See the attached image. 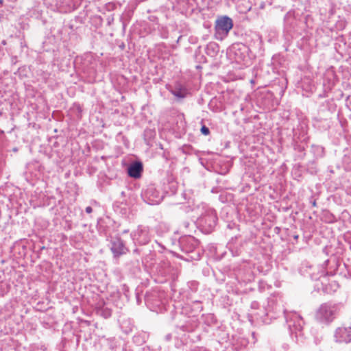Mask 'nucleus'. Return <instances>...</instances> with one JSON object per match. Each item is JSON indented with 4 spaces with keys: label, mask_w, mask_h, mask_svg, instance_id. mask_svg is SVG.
Segmentation results:
<instances>
[{
    "label": "nucleus",
    "mask_w": 351,
    "mask_h": 351,
    "mask_svg": "<svg viewBox=\"0 0 351 351\" xmlns=\"http://www.w3.org/2000/svg\"><path fill=\"white\" fill-rule=\"evenodd\" d=\"M143 170L142 163L141 162H134L128 168V173L131 178H139L141 176Z\"/></svg>",
    "instance_id": "nucleus-11"
},
{
    "label": "nucleus",
    "mask_w": 351,
    "mask_h": 351,
    "mask_svg": "<svg viewBox=\"0 0 351 351\" xmlns=\"http://www.w3.org/2000/svg\"><path fill=\"white\" fill-rule=\"evenodd\" d=\"M171 93L178 98L183 99L186 96L187 90L186 89L177 88L173 90Z\"/></svg>",
    "instance_id": "nucleus-13"
},
{
    "label": "nucleus",
    "mask_w": 351,
    "mask_h": 351,
    "mask_svg": "<svg viewBox=\"0 0 351 351\" xmlns=\"http://www.w3.org/2000/svg\"><path fill=\"white\" fill-rule=\"evenodd\" d=\"M134 253H138V252H139V250H138V249H135V250H134Z\"/></svg>",
    "instance_id": "nucleus-25"
},
{
    "label": "nucleus",
    "mask_w": 351,
    "mask_h": 351,
    "mask_svg": "<svg viewBox=\"0 0 351 351\" xmlns=\"http://www.w3.org/2000/svg\"><path fill=\"white\" fill-rule=\"evenodd\" d=\"M182 329L184 331H188V330L185 328V326H182Z\"/></svg>",
    "instance_id": "nucleus-23"
},
{
    "label": "nucleus",
    "mask_w": 351,
    "mask_h": 351,
    "mask_svg": "<svg viewBox=\"0 0 351 351\" xmlns=\"http://www.w3.org/2000/svg\"><path fill=\"white\" fill-rule=\"evenodd\" d=\"M193 304H194V306H197L196 308L199 312H200L203 310V306L201 305V302L199 301H197V300L194 301Z\"/></svg>",
    "instance_id": "nucleus-17"
},
{
    "label": "nucleus",
    "mask_w": 351,
    "mask_h": 351,
    "mask_svg": "<svg viewBox=\"0 0 351 351\" xmlns=\"http://www.w3.org/2000/svg\"><path fill=\"white\" fill-rule=\"evenodd\" d=\"M311 203L312 204L313 206L315 207L317 206V202H316V200L315 199H313L311 201Z\"/></svg>",
    "instance_id": "nucleus-21"
},
{
    "label": "nucleus",
    "mask_w": 351,
    "mask_h": 351,
    "mask_svg": "<svg viewBox=\"0 0 351 351\" xmlns=\"http://www.w3.org/2000/svg\"><path fill=\"white\" fill-rule=\"evenodd\" d=\"M219 46L215 43H210L207 45V50L209 51L211 50L213 53H216L218 51ZM209 54V52H207Z\"/></svg>",
    "instance_id": "nucleus-15"
},
{
    "label": "nucleus",
    "mask_w": 351,
    "mask_h": 351,
    "mask_svg": "<svg viewBox=\"0 0 351 351\" xmlns=\"http://www.w3.org/2000/svg\"><path fill=\"white\" fill-rule=\"evenodd\" d=\"M119 48H120L121 50H124V49H125V43L122 42V43L119 45Z\"/></svg>",
    "instance_id": "nucleus-20"
},
{
    "label": "nucleus",
    "mask_w": 351,
    "mask_h": 351,
    "mask_svg": "<svg viewBox=\"0 0 351 351\" xmlns=\"http://www.w3.org/2000/svg\"><path fill=\"white\" fill-rule=\"evenodd\" d=\"M202 134L207 136L210 134V130L208 127H206L205 125H203L200 130Z\"/></svg>",
    "instance_id": "nucleus-16"
},
{
    "label": "nucleus",
    "mask_w": 351,
    "mask_h": 351,
    "mask_svg": "<svg viewBox=\"0 0 351 351\" xmlns=\"http://www.w3.org/2000/svg\"><path fill=\"white\" fill-rule=\"evenodd\" d=\"M301 130L302 132L299 134H298L297 130H295V129L293 130V139H298L302 141H306V140L307 139V137L306 136V132L302 126H301Z\"/></svg>",
    "instance_id": "nucleus-12"
},
{
    "label": "nucleus",
    "mask_w": 351,
    "mask_h": 351,
    "mask_svg": "<svg viewBox=\"0 0 351 351\" xmlns=\"http://www.w3.org/2000/svg\"><path fill=\"white\" fill-rule=\"evenodd\" d=\"M97 312L100 315L106 319L110 317L112 315L111 309L104 306L100 308Z\"/></svg>",
    "instance_id": "nucleus-14"
},
{
    "label": "nucleus",
    "mask_w": 351,
    "mask_h": 351,
    "mask_svg": "<svg viewBox=\"0 0 351 351\" xmlns=\"http://www.w3.org/2000/svg\"><path fill=\"white\" fill-rule=\"evenodd\" d=\"M233 27V21L227 16L218 17L215 25V38L218 40H223Z\"/></svg>",
    "instance_id": "nucleus-3"
},
{
    "label": "nucleus",
    "mask_w": 351,
    "mask_h": 351,
    "mask_svg": "<svg viewBox=\"0 0 351 351\" xmlns=\"http://www.w3.org/2000/svg\"><path fill=\"white\" fill-rule=\"evenodd\" d=\"M329 262V260L325 261L322 266L317 267V273L313 272L311 275V278L316 281L322 278L321 287L319 283L316 284L315 286L318 290L322 289L323 293L326 294H332L336 292L339 287V284L336 281L328 282L327 276H333L335 274L334 271L326 270V266Z\"/></svg>",
    "instance_id": "nucleus-1"
},
{
    "label": "nucleus",
    "mask_w": 351,
    "mask_h": 351,
    "mask_svg": "<svg viewBox=\"0 0 351 351\" xmlns=\"http://www.w3.org/2000/svg\"><path fill=\"white\" fill-rule=\"evenodd\" d=\"M113 21V19H112L111 20L108 19V25H110L111 21Z\"/></svg>",
    "instance_id": "nucleus-24"
},
{
    "label": "nucleus",
    "mask_w": 351,
    "mask_h": 351,
    "mask_svg": "<svg viewBox=\"0 0 351 351\" xmlns=\"http://www.w3.org/2000/svg\"><path fill=\"white\" fill-rule=\"evenodd\" d=\"M86 213H91L93 212V208L91 206H87L85 209Z\"/></svg>",
    "instance_id": "nucleus-19"
},
{
    "label": "nucleus",
    "mask_w": 351,
    "mask_h": 351,
    "mask_svg": "<svg viewBox=\"0 0 351 351\" xmlns=\"http://www.w3.org/2000/svg\"><path fill=\"white\" fill-rule=\"evenodd\" d=\"M179 245L182 251L189 253L193 252L197 246V241L193 237H182L179 239Z\"/></svg>",
    "instance_id": "nucleus-10"
},
{
    "label": "nucleus",
    "mask_w": 351,
    "mask_h": 351,
    "mask_svg": "<svg viewBox=\"0 0 351 351\" xmlns=\"http://www.w3.org/2000/svg\"><path fill=\"white\" fill-rule=\"evenodd\" d=\"M144 200L150 205H155L159 204L162 196L160 192L157 191L154 186H149L144 192L143 195Z\"/></svg>",
    "instance_id": "nucleus-7"
},
{
    "label": "nucleus",
    "mask_w": 351,
    "mask_h": 351,
    "mask_svg": "<svg viewBox=\"0 0 351 351\" xmlns=\"http://www.w3.org/2000/svg\"><path fill=\"white\" fill-rule=\"evenodd\" d=\"M339 312V306L337 304L324 302L317 308L315 319L321 324L329 325L337 318Z\"/></svg>",
    "instance_id": "nucleus-2"
},
{
    "label": "nucleus",
    "mask_w": 351,
    "mask_h": 351,
    "mask_svg": "<svg viewBox=\"0 0 351 351\" xmlns=\"http://www.w3.org/2000/svg\"><path fill=\"white\" fill-rule=\"evenodd\" d=\"M2 2H3V0H0V3H2Z\"/></svg>",
    "instance_id": "nucleus-28"
},
{
    "label": "nucleus",
    "mask_w": 351,
    "mask_h": 351,
    "mask_svg": "<svg viewBox=\"0 0 351 351\" xmlns=\"http://www.w3.org/2000/svg\"><path fill=\"white\" fill-rule=\"evenodd\" d=\"M110 250L114 257H119L128 252L124 241L119 237L112 239Z\"/></svg>",
    "instance_id": "nucleus-9"
},
{
    "label": "nucleus",
    "mask_w": 351,
    "mask_h": 351,
    "mask_svg": "<svg viewBox=\"0 0 351 351\" xmlns=\"http://www.w3.org/2000/svg\"><path fill=\"white\" fill-rule=\"evenodd\" d=\"M249 48L243 43L233 44L230 48V53L237 62L244 61L248 56Z\"/></svg>",
    "instance_id": "nucleus-5"
},
{
    "label": "nucleus",
    "mask_w": 351,
    "mask_h": 351,
    "mask_svg": "<svg viewBox=\"0 0 351 351\" xmlns=\"http://www.w3.org/2000/svg\"><path fill=\"white\" fill-rule=\"evenodd\" d=\"M218 218L215 213L211 212L206 214L199 219V223L206 231L211 232L217 225Z\"/></svg>",
    "instance_id": "nucleus-8"
},
{
    "label": "nucleus",
    "mask_w": 351,
    "mask_h": 351,
    "mask_svg": "<svg viewBox=\"0 0 351 351\" xmlns=\"http://www.w3.org/2000/svg\"><path fill=\"white\" fill-rule=\"evenodd\" d=\"M335 341L339 343L351 342V327L340 326L336 328L334 333Z\"/></svg>",
    "instance_id": "nucleus-6"
},
{
    "label": "nucleus",
    "mask_w": 351,
    "mask_h": 351,
    "mask_svg": "<svg viewBox=\"0 0 351 351\" xmlns=\"http://www.w3.org/2000/svg\"><path fill=\"white\" fill-rule=\"evenodd\" d=\"M295 149H298V150H299V151H302V150H303V149H304V148H303V147L302 148L300 146H298V147H295Z\"/></svg>",
    "instance_id": "nucleus-22"
},
{
    "label": "nucleus",
    "mask_w": 351,
    "mask_h": 351,
    "mask_svg": "<svg viewBox=\"0 0 351 351\" xmlns=\"http://www.w3.org/2000/svg\"><path fill=\"white\" fill-rule=\"evenodd\" d=\"M295 316L297 317V315H295ZM298 319H300V321H302V318H301V317H300V316H298Z\"/></svg>",
    "instance_id": "nucleus-27"
},
{
    "label": "nucleus",
    "mask_w": 351,
    "mask_h": 351,
    "mask_svg": "<svg viewBox=\"0 0 351 351\" xmlns=\"http://www.w3.org/2000/svg\"><path fill=\"white\" fill-rule=\"evenodd\" d=\"M128 232H129V230H123V233H128Z\"/></svg>",
    "instance_id": "nucleus-26"
},
{
    "label": "nucleus",
    "mask_w": 351,
    "mask_h": 351,
    "mask_svg": "<svg viewBox=\"0 0 351 351\" xmlns=\"http://www.w3.org/2000/svg\"><path fill=\"white\" fill-rule=\"evenodd\" d=\"M171 339H172V335H171V334H170V333L167 334V335H165V339L167 341H169Z\"/></svg>",
    "instance_id": "nucleus-18"
},
{
    "label": "nucleus",
    "mask_w": 351,
    "mask_h": 351,
    "mask_svg": "<svg viewBox=\"0 0 351 351\" xmlns=\"http://www.w3.org/2000/svg\"><path fill=\"white\" fill-rule=\"evenodd\" d=\"M131 237L136 245H147L151 240L150 230L147 226H138V228L131 233Z\"/></svg>",
    "instance_id": "nucleus-4"
}]
</instances>
